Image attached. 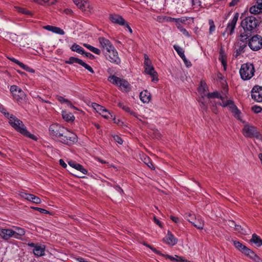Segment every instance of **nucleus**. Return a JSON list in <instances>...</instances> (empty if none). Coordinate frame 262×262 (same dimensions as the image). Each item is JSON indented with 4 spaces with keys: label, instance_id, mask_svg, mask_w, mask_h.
<instances>
[{
    "label": "nucleus",
    "instance_id": "nucleus-32",
    "mask_svg": "<svg viewBox=\"0 0 262 262\" xmlns=\"http://www.w3.org/2000/svg\"><path fill=\"white\" fill-rule=\"evenodd\" d=\"M92 106L96 111V112L99 113L100 114H101L103 113H107V111L103 106L97 103H92Z\"/></svg>",
    "mask_w": 262,
    "mask_h": 262
},
{
    "label": "nucleus",
    "instance_id": "nucleus-28",
    "mask_svg": "<svg viewBox=\"0 0 262 262\" xmlns=\"http://www.w3.org/2000/svg\"><path fill=\"white\" fill-rule=\"evenodd\" d=\"M251 33L249 31H244L243 32L241 33L238 36V39L244 43V42L247 41V40L249 41V38L251 36Z\"/></svg>",
    "mask_w": 262,
    "mask_h": 262
},
{
    "label": "nucleus",
    "instance_id": "nucleus-23",
    "mask_svg": "<svg viewBox=\"0 0 262 262\" xmlns=\"http://www.w3.org/2000/svg\"><path fill=\"white\" fill-rule=\"evenodd\" d=\"M145 72L149 75H150L152 78V81H158V78L157 77V73L155 71L154 68L152 65L148 66L145 67Z\"/></svg>",
    "mask_w": 262,
    "mask_h": 262
},
{
    "label": "nucleus",
    "instance_id": "nucleus-11",
    "mask_svg": "<svg viewBox=\"0 0 262 262\" xmlns=\"http://www.w3.org/2000/svg\"><path fill=\"white\" fill-rule=\"evenodd\" d=\"M206 84L203 83V82H201L199 88V92L201 94L202 97L199 99V102L200 103V106L204 111H206L208 108V101L205 100L204 97L207 96L206 92Z\"/></svg>",
    "mask_w": 262,
    "mask_h": 262
},
{
    "label": "nucleus",
    "instance_id": "nucleus-4",
    "mask_svg": "<svg viewBox=\"0 0 262 262\" xmlns=\"http://www.w3.org/2000/svg\"><path fill=\"white\" fill-rule=\"evenodd\" d=\"M57 140L64 144L72 145L77 141V137L76 134L65 128Z\"/></svg>",
    "mask_w": 262,
    "mask_h": 262
},
{
    "label": "nucleus",
    "instance_id": "nucleus-37",
    "mask_svg": "<svg viewBox=\"0 0 262 262\" xmlns=\"http://www.w3.org/2000/svg\"><path fill=\"white\" fill-rule=\"evenodd\" d=\"M58 0H33L34 2L43 5V4H48V5H53L55 4Z\"/></svg>",
    "mask_w": 262,
    "mask_h": 262
},
{
    "label": "nucleus",
    "instance_id": "nucleus-8",
    "mask_svg": "<svg viewBox=\"0 0 262 262\" xmlns=\"http://www.w3.org/2000/svg\"><path fill=\"white\" fill-rule=\"evenodd\" d=\"M248 46L253 51H258L262 48V37L258 35L253 36L249 40Z\"/></svg>",
    "mask_w": 262,
    "mask_h": 262
},
{
    "label": "nucleus",
    "instance_id": "nucleus-54",
    "mask_svg": "<svg viewBox=\"0 0 262 262\" xmlns=\"http://www.w3.org/2000/svg\"><path fill=\"white\" fill-rule=\"evenodd\" d=\"M68 164L71 167L74 168L75 169H76L77 165L78 164V163H76L74 161H69L68 162Z\"/></svg>",
    "mask_w": 262,
    "mask_h": 262
},
{
    "label": "nucleus",
    "instance_id": "nucleus-51",
    "mask_svg": "<svg viewBox=\"0 0 262 262\" xmlns=\"http://www.w3.org/2000/svg\"><path fill=\"white\" fill-rule=\"evenodd\" d=\"M114 140L118 144H122L123 143L122 139L117 135H115L113 136Z\"/></svg>",
    "mask_w": 262,
    "mask_h": 262
},
{
    "label": "nucleus",
    "instance_id": "nucleus-53",
    "mask_svg": "<svg viewBox=\"0 0 262 262\" xmlns=\"http://www.w3.org/2000/svg\"><path fill=\"white\" fill-rule=\"evenodd\" d=\"M144 245L145 246H146V247H149L155 253L158 254H161V253L159 251L157 250L155 248L152 247L148 244L145 243V244H144Z\"/></svg>",
    "mask_w": 262,
    "mask_h": 262
},
{
    "label": "nucleus",
    "instance_id": "nucleus-62",
    "mask_svg": "<svg viewBox=\"0 0 262 262\" xmlns=\"http://www.w3.org/2000/svg\"><path fill=\"white\" fill-rule=\"evenodd\" d=\"M173 19H174V18L171 17H164V20L167 22L173 21Z\"/></svg>",
    "mask_w": 262,
    "mask_h": 262
},
{
    "label": "nucleus",
    "instance_id": "nucleus-36",
    "mask_svg": "<svg viewBox=\"0 0 262 262\" xmlns=\"http://www.w3.org/2000/svg\"><path fill=\"white\" fill-rule=\"evenodd\" d=\"M10 91L13 96L16 95L17 91H19V93H20V96L23 95V91L21 90L20 88H18L15 85H13L11 86Z\"/></svg>",
    "mask_w": 262,
    "mask_h": 262
},
{
    "label": "nucleus",
    "instance_id": "nucleus-30",
    "mask_svg": "<svg viewBox=\"0 0 262 262\" xmlns=\"http://www.w3.org/2000/svg\"><path fill=\"white\" fill-rule=\"evenodd\" d=\"M250 242L254 243L257 247L262 245V239L255 234L252 235Z\"/></svg>",
    "mask_w": 262,
    "mask_h": 262
},
{
    "label": "nucleus",
    "instance_id": "nucleus-49",
    "mask_svg": "<svg viewBox=\"0 0 262 262\" xmlns=\"http://www.w3.org/2000/svg\"><path fill=\"white\" fill-rule=\"evenodd\" d=\"M81 66H82V67L85 68L86 70H88L91 73H94V71H93V69L92 68V67L91 66H90L89 65H88V64H86V63H85L83 61V62Z\"/></svg>",
    "mask_w": 262,
    "mask_h": 262
},
{
    "label": "nucleus",
    "instance_id": "nucleus-42",
    "mask_svg": "<svg viewBox=\"0 0 262 262\" xmlns=\"http://www.w3.org/2000/svg\"><path fill=\"white\" fill-rule=\"evenodd\" d=\"M76 169L81 172L83 174H86L88 173V170L79 164L77 165Z\"/></svg>",
    "mask_w": 262,
    "mask_h": 262
},
{
    "label": "nucleus",
    "instance_id": "nucleus-40",
    "mask_svg": "<svg viewBox=\"0 0 262 262\" xmlns=\"http://www.w3.org/2000/svg\"><path fill=\"white\" fill-rule=\"evenodd\" d=\"M208 24L209 25V33L210 35H211L212 34V33L215 31V26L212 19H209Z\"/></svg>",
    "mask_w": 262,
    "mask_h": 262
},
{
    "label": "nucleus",
    "instance_id": "nucleus-10",
    "mask_svg": "<svg viewBox=\"0 0 262 262\" xmlns=\"http://www.w3.org/2000/svg\"><path fill=\"white\" fill-rule=\"evenodd\" d=\"M207 97L208 99L210 98H220L222 100L221 105L224 107H226L227 106L231 105V107H233L236 111H237L236 107L233 105V102L232 100H229L227 101H224L223 100V97L220 95V94L218 92H213V93H207Z\"/></svg>",
    "mask_w": 262,
    "mask_h": 262
},
{
    "label": "nucleus",
    "instance_id": "nucleus-15",
    "mask_svg": "<svg viewBox=\"0 0 262 262\" xmlns=\"http://www.w3.org/2000/svg\"><path fill=\"white\" fill-rule=\"evenodd\" d=\"M238 14L236 13L234 14L231 21L228 24L225 32L223 33L224 36L225 35L226 32H228V33L229 35H231L233 34L236 26L237 21L238 20Z\"/></svg>",
    "mask_w": 262,
    "mask_h": 262
},
{
    "label": "nucleus",
    "instance_id": "nucleus-29",
    "mask_svg": "<svg viewBox=\"0 0 262 262\" xmlns=\"http://www.w3.org/2000/svg\"><path fill=\"white\" fill-rule=\"evenodd\" d=\"M251 14H257L262 12V7L259 5L258 3L257 5L252 6L249 10Z\"/></svg>",
    "mask_w": 262,
    "mask_h": 262
},
{
    "label": "nucleus",
    "instance_id": "nucleus-57",
    "mask_svg": "<svg viewBox=\"0 0 262 262\" xmlns=\"http://www.w3.org/2000/svg\"><path fill=\"white\" fill-rule=\"evenodd\" d=\"M34 209L39 211L41 213H49L48 211H47V210L43 209V208L36 207V208H34Z\"/></svg>",
    "mask_w": 262,
    "mask_h": 262
},
{
    "label": "nucleus",
    "instance_id": "nucleus-56",
    "mask_svg": "<svg viewBox=\"0 0 262 262\" xmlns=\"http://www.w3.org/2000/svg\"><path fill=\"white\" fill-rule=\"evenodd\" d=\"M241 0H232L231 2L229 3V5L230 7L234 6L236 5Z\"/></svg>",
    "mask_w": 262,
    "mask_h": 262
},
{
    "label": "nucleus",
    "instance_id": "nucleus-63",
    "mask_svg": "<svg viewBox=\"0 0 262 262\" xmlns=\"http://www.w3.org/2000/svg\"><path fill=\"white\" fill-rule=\"evenodd\" d=\"M59 164L64 168H66L67 166L66 163L64 162V161L62 159L59 160Z\"/></svg>",
    "mask_w": 262,
    "mask_h": 262
},
{
    "label": "nucleus",
    "instance_id": "nucleus-24",
    "mask_svg": "<svg viewBox=\"0 0 262 262\" xmlns=\"http://www.w3.org/2000/svg\"><path fill=\"white\" fill-rule=\"evenodd\" d=\"M43 28L48 31H51L57 34L64 35L65 34L64 31L59 27L47 25L44 26Z\"/></svg>",
    "mask_w": 262,
    "mask_h": 262
},
{
    "label": "nucleus",
    "instance_id": "nucleus-43",
    "mask_svg": "<svg viewBox=\"0 0 262 262\" xmlns=\"http://www.w3.org/2000/svg\"><path fill=\"white\" fill-rule=\"evenodd\" d=\"M161 255L165 256L166 258H168L170 259L171 261H180L181 259V257H178V256L176 255V256L178 258V259L176 258V257H174L172 256H170L169 255H164V254H161Z\"/></svg>",
    "mask_w": 262,
    "mask_h": 262
},
{
    "label": "nucleus",
    "instance_id": "nucleus-50",
    "mask_svg": "<svg viewBox=\"0 0 262 262\" xmlns=\"http://www.w3.org/2000/svg\"><path fill=\"white\" fill-rule=\"evenodd\" d=\"M20 93H19V91H17L16 95H15L13 97L17 100H19L20 99H23L25 97V94L24 92H23V95L22 96H20Z\"/></svg>",
    "mask_w": 262,
    "mask_h": 262
},
{
    "label": "nucleus",
    "instance_id": "nucleus-39",
    "mask_svg": "<svg viewBox=\"0 0 262 262\" xmlns=\"http://www.w3.org/2000/svg\"><path fill=\"white\" fill-rule=\"evenodd\" d=\"M118 106L122 108L125 111L130 112V114L131 115H132L133 116H134L136 118H138L137 115L135 113H134L133 112H132V111H130L129 108L128 107L124 105L123 103H122L121 102H119L118 103Z\"/></svg>",
    "mask_w": 262,
    "mask_h": 262
},
{
    "label": "nucleus",
    "instance_id": "nucleus-55",
    "mask_svg": "<svg viewBox=\"0 0 262 262\" xmlns=\"http://www.w3.org/2000/svg\"><path fill=\"white\" fill-rule=\"evenodd\" d=\"M170 219L173 222H174L176 224H179L180 223V220L179 218L177 217H175V216H170Z\"/></svg>",
    "mask_w": 262,
    "mask_h": 262
},
{
    "label": "nucleus",
    "instance_id": "nucleus-60",
    "mask_svg": "<svg viewBox=\"0 0 262 262\" xmlns=\"http://www.w3.org/2000/svg\"><path fill=\"white\" fill-rule=\"evenodd\" d=\"M181 32H182L183 34L185 36L190 37V36L188 32L185 28L184 29H182Z\"/></svg>",
    "mask_w": 262,
    "mask_h": 262
},
{
    "label": "nucleus",
    "instance_id": "nucleus-47",
    "mask_svg": "<svg viewBox=\"0 0 262 262\" xmlns=\"http://www.w3.org/2000/svg\"><path fill=\"white\" fill-rule=\"evenodd\" d=\"M196 216H195L193 214H192L190 212H186L185 214V217L188 221V219H190L191 221H193V219H195V217Z\"/></svg>",
    "mask_w": 262,
    "mask_h": 262
},
{
    "label": "nucleus",
    "instance_id": "nucleus-27",
    "mask_svg": "<svg viewBox=\"0 0 262 262\" xmlns=\"http://www.w3.org/2000/svg\"><path fill=\"white\" fill-rule=\"evenodd\" d=\"M62 116L64 120L67 122H72L75 119L74 115L67 111H62Z\"/></svg>",
    "mask_w": 262,
    "mask_h": 262
},
{
    "label": "nucleus",
    "instance_id": "nucleus-61",
    "mask_svg": "<svg viewBox=\"0 0 262 262\" xmlns=\"http://www.w3.org/2000/svg\"><path fill=\"white\" fill-rule=\"evenodd\" d=\"M9 59L13 61V62L16 63L17 64H18V66L20 64V63H21V62H20L19 60H18L17 59L14 58H10Z\"/></svg>",
    "mask_w": 262,
    "mask_h": 262
},
{
    "label": "nucleus",
    "instance_id": "nucleus-26",
    "mask_svg": "<svg viewBox=\"0 0 262 262\" xmlns=\"http://www.w3.org/2000/svg\"><path fill=\"white\" fill-rule=\"evenodd\" d=\"M140 98L143 103H148L150 99V94L147 90H145L140 93Z\"/></svg>",
    "mask_w": 262,
    "mask_h": 262
},
{
    "label": "nucleus",
    "instance_id": "nucleus-9",
    "mask_svg": "<svg viewBox=\"0 0 262 262\" xmlns=\"http://www.w3.org/2000/svg\"><path fill=\"white\" fill-rule=\"evenodd\" d=\"M28 246L33 248V253L37 257H40L45 254V245L39 243H29Z\"/></svg>",
    "mask_w": 262,
    "mask_h": 262
},
{
    "label": "nucleus",
    "instance_id": "nucleus-45",
    "mask_svg": "<svg viewBox=\"0 0 262 262\" xmlns=\"http://www.w3.org/2000/svg\"><path fill=\"white\" fill-rule=\"evenodd\" d=\"M144 160L145 163H146L149 168H150L151 169H155V167L154 166L152 163L150 161L149 158H145Z\"/></svg>",
    "mask_w": 262,
    "mask_h": 262
},
{
    "label": "nucleus",
    "instance_id": "nucleus-12",
    "mask_svg": "<svg viewBox=\"0 0 262 262\" xmlns=\"http://www.w3.org/2000/svg\"><path fill=\"white\" fill-rule=\"evenodd\" d=\"M65 129V128L58 124H53L49 127L50 135L54 138L57 140L60 135Z\"/></svg>",
    "mask_w": 262,
    "mask_h": 262
},
{
    "label": "nucleus",
    "instance_id": "nucleus-48",
    "mask_svg": "<svg viewBox=\"0 0 262 262\" xmlns=\"http://www.w3.org/2000/svg\"><path fill=\"white\" fill-rule=\"evenodd\" d=\"M16 9H17V10L20 13L25 14L27 15L31 14V12L30 11L26 10L24 8L18 7V8H16Z\"/></svg>",
    "mask_w": 262,
    "mask_h": 262
},
{
    "label": "nucleus",
    "instance_id": "nucleus-58",
    "mask_svg": "<svg viewBox=\"0 0 262 262\" xmlns=\"http://www.w3.org/2000/svg\"><path fill=\"white\" fill-rule=\"evenodd\" d=\"M189 18L187 17H182L181 18H179V23L181 24V23H185Z\"/></svg>",
    "mask_w": 262,
    "mask_h": 262
},
{
    "label": "nucleus",
    "instance_id": "nucleus-34",
    "mask_svg": "<svg viewBox=\"0 0 262 262\" xmlns=\"http://www.w3.org/2000/svg\"><path fill=\"white\" fill-rule=\"evenodd\" d=\"M82 62L83 61L82 60L74 57H71L69 58L68 60L66 61V63L69 64H72L74 63H76L80 65H81Z\"/></svg>",
    "mask_w": 262,
    "mask_h": 262
},
{
    "label": "nucleus",
    "instance_id": "nucleus-21",
    "mask_svg": "<svg viewBox=\"0 0 262 262\" xmlns=\"http://www.w3.org/2000/svg\"><path fill=\"white\" fill-rule=\"evenodd\" d=\"M188 221L199 229H202L203 228L204 225V221L199 216L195 217V219H193V221H191L190 219H188Z\"/></svg>",
    "mask_w": 262,
    "mask_h": 262
},
{
    "label": "nucleus",
    "instance_id": "nucleus-64",
    "mask_svg": "<svg viewBox=\"0 0 262 262\" xmlns=\"http://www.w3.org/2000/svg\"><path fill=\"white\" fill-rule=\"evenodd\" d=\"M145 67L146 66L151 65V61L149 59H147L144 60Z\"/></svg>",
    "mask_w": 262,
    "mask_h": 262
},
{
    "label": "nucleus",
    "instance_id": "nucleus-22",
    "mask_svg": "<svg viewBox=\"0 0 262 262\" xmlns=\"http://www.w3.org/2000/svg\"><path fill=\"white\" fill-rule=\"evenodd\" d=\"M167 244L173 246L177 243L178 240L170 231H168L167 235L163 238Z\"/></svg>",
    "mask_w": 262,
    "mask_h": 262
},
{
    "label": "nucleus",
    "instance_id": "nucleus-46",
    "mask_svg": "<svg viewBox=\"0 0 262 262\" xmlns=\"http://www.w3.org/2000/svg\"><path fill=\"white\" fill-rule=\"evenodd\" d=\"M252 110L255 113H259L262 111V108L258 105H253L252 107Z\"/></svg>",
    "mask_w": 262,
    "mask_h": 262
},
{
    "label": "nucleus",
    "instance_id": "nucleus-6",
    "mask_svg": "<svg viewBox=\"0 0 262 262\" xmlns=\"http://www.w3.org/2000/svg\"><path fill=\"white\" fill-rule=\"evenodd\" d=\"M244 136L247 138H258L259 133L257 128L252 125L246 124L242 130Z\"/></svg>",
    "mask_w": 262,
    "mask_h": 262
},
{
    "label": "nucleus",
    "instance_id": "nucleus-3",
    "mask_svg": "<svg viewBox=\"0 0 262 262\" xmlns=\"http://www.w3.org/2000/svg\"><path fill=\"white\" fill-rule=\"evenodd\" d=\"M239 72L243 80H248L254 76L255 69L252 63L247 62L241 66Z\"/></svg>",
    "mask_w": 262,
    "mask_h": 262
},
{
    "label": "nucleus",
    "instance_id": "nucleus-20",
    "mask_svg": "<svg viewBox=\"0 0 262 262\" xmlns=\"http://www.w3.org/2000/svg\"><path fill=\"white\" fill-rule=\"evenodd\" d=\"M98 40L101 47L104 49H105L106 51L109 50H111V49H113V47H114L110 41L104 37H99Z\"/></svg>",
    "mask_w": 262,
    "mask_h": 262
},
{
    "label": "nucleus",
    "instance_id": "nucleus-2",
    "mask_svg": "<svg viewBox=\"0 0 262 262\" xmlns=\"http://www.w3.org/2000/svg\"><path fill=\"white\" fill-rule=\"evenodd\" d=\"M259 25V20L253 16H248L241 22V26L244 30L249 31L250 33L256 32Z\"/></svg>",
    "mask_w": 262,
    "mask_h": 262
},
{
    "label": "nucleus",
    "instance_id": "nucleus-41",
    "mask_svg": "<svg viewBox=\"0 0 262 262\" xmlns=\"http://www.w3.org/2000/svg\"><path fill=\"white\" fill-rule=\"evenodd\" d=\"M19 66L21 68L23 69L26 70V71H28L30 73H34V70L33 69L30 68L29 66L24 64L23 63L21 62Z\"/></svg>",
    "mask_w": 262,
    "mask_h": 262
},
{
    "label": "nucleus",
    "instance_id": "nucleus-59",
    "mask_svg": "<svg viewBox=\"0 0 262 262\" xmlns=\"http://www.w3.org/2000/svg\"><path fill=\"white\" fill-rule=\"evenodd\" d=\"M66 104L70 108H74L75 110H77V108L74 106L71 101H70L69 100H67V102L66 103Z\"/></svg>",
    "mask_w": 262,
    "mask_h": 262
},
{
    "label": "nucleus",
    "instance_id": "nucleus-31",
    "mask_svg": "<svg viewBox=\"0 0 262 262\" xmlns=\"http://www.w3.org/2000/svg\"><path fill=\"white\" fill-rule=\"evenodd\" d=\"M173 48L177 52L178 54L180 56V57L182 59V60H185L186 56L184 54V50L183 49L177 45H174Z\"/></svg>",
    "mask_w": 262,
    "mask_h": 262
},
{
    "label": "nucleus",
    "instance_id": "nucleus-44",
    "mask_svg": "<svg viewBox=\"0 0 262 262\" xmlns=\"http://www.w3.org/2000/svg\"><path fill=\"white\" fill-rule=\"evenodd\" d=\"M220 60H221L222 64L224 66V70H226L227 63H226V60L225 59V55L223 54H222L221 53H220Z\"/></svg>",
    "mask_w": 262,
    "mask_h": 262
},
{
    "label": "nucleus",
    "instance_id": "nucleus-52",
    "mask_svg": "<svg viewBox=\"0 0 262 262\" xmlns=\"http://www.w3.org/2000/svg\"><path fill=\"white\" fill-rule=\"evenodd\" d=\"M56 99L61 103H66L68 99L64 98L63 97L57 95Z\"/></svg>",
    "mask_w": 262,
    "mask_h": 262
},
{
    "label": "nucleus",
    "instance_id": "nucleus-33",
    "mask_svg": "<svg viewBox=\"0 0 262 262\" xmlns=\"http://www.w3.org/2000/svg\"><path fill=\"white\" fill-rule=\"evenodd\" d=\"M71 49L73 51L76 52L78 53H79V54H81L82 55L85 53V51H84V49L81 47H80L79 45L76 44V43H74V45H73L71 46Z\"/></svg>",
    "mask_w": 262,
    "mask_h": 262
},
{
    "label": "nucleus",
    "instance_id": "nucleus-5",
    "mask_svg": "<svg viewBox=\"0 0 262 262\" xmlns=\"http://www.w3.org/2000/svg\"><path fill=\"white\" fill-rule=\"evenodd\" d=\"M108 80L112 83L119 87V89L123 91L128 92L130 89V84L127 80L123 78L112 75L108 78Z\"/></svg>",
    "mask_w": 262,
    "mask_h": 262
},
{
    "label": "nucleus",
    "instance_id": "nucleus-1",
    "mask_svg": "<svg viewBox=\"0 0 262 262\" xmlns=\"http://www.w3.org/2000/svg\"><path fill=\"white\" fill-rule=\"evenodd\" d=\"M9 119L10 124L18 132L26 137H29L34 140H36L37 138L33 134L30 133L27 129L23 122L13 115L9 113L6 114Z\"/></svg>",
    "mask_w": 262,
    "mask_h": 262
},
{
    "label": "nucleus",
    "instance_id": "nucleus-16",
    "mask_svg": "<svg viewBox=\"0 0 262 262\" xmlns=\"http://www.w3.org/2000/svg\"><path fill=\"white\" fill-rule=\"evenodd\" d=\"M73 2L82 11H88L91 12L92 7L89 3L85 0H73Z\"/></svg>",
    "mask_w": 262,
    "mask_h": 262
},
{
    "label": "nucleus",
    "instance_id": "nucleus-18",
    "mask_svg": "<svg viewBox=\"0 0 262 262\" xmlns=\"http://www.w3.org/2000/svg\"><path fill=\"white\" fill-rule=\"evenodd\" d=\"M14 231L11 229L0 228V236L4 240L13 237Z\"/></svg>",
    "mask_w": 262,
    "mask_h": 262
},
{
    "label": "nucleus",
    "instance_id": "nucleus-38",
    "mask_svg": "<svg viewBox=\"0 0 262 262\" xmlns=\"http://www.w3.org/2000/svg\"><path fill=\"white\" fill-rule=\"evenodd\" d=\"M247 47L245 43H241L239 46L236 49L235 56L237 57L242 53L245 52V49Z\"/></svg>",
    "mask_w": 262,
    "mask_h": 262
},
{
    "label": "nucleus",
    "instance_id": "nucleus-35",
    "mask_svg": "<svg viewBox=\"0 0 262 262\" xmlns=\"http://www.w3.org/2000/svg\"><path fill=\"white\" fill-rule=\"evenodd\" d=\"M83 46L90 51L97 55H99L101 53V51L99 49L94 47L90 45L84 43L83 44Z\"/></svg>",
    "mask_w": 262,
    "mask_h": 262
},
{
    "label": "nucleus",
    "instance_id": "nucleus-25",
    "mask_svg": "<svg viewBox=\"0 0 262 262\" xmlns=\"http://www.w3.org/2000/svg\"><path fill=\"white\" fill-rule=\"evenodd\" d=\"M13 237L16 239H20L21 237L25 234V230L24 229L18 227H14Z\"/></svg>",
    "mask_w": 262,
    "mask_h": 262
},
{
    "label": "nucleus",
    "instance_id": "nucleus-19",
    "mask_svg": "<svg viewBox=\"0 0 262 262\" xmlns=\"http://www.w3.org/2000/svg\"><path fill=\"white\" fill-rule=\"evenodd\" d=\"M20 195L25 199L35 204H40L41 202L39 198L32 194L22 192H21Z\"/></svg>",
    "mask_w": 262,
    "mask_h": 262
},
{
    "label": "nucleus",
    "instance_id": "nucleus-13",
    "mask_svg": "<svg viewBox=\"0 0 262 262\" xmlns=\"http://www.w3.org/2000/svg\"><path fill=\"white\" fill-rule=\"evenodd\" d=\"M106 52L107 53H105L106 57L110 62L116 64H119L120 62L118 52L114 47H113V49H111V50H109Z\"/></svg>",
    "mask_w": 262,
    "mask_h": 262
},
{
    "label": "nucleus",
    "instance_id": "nucleus-17",
    "mask_svg": "<svg viewBox=\"0 0 262 262\" xmlns=\"http://www.w3.org/2000/svg\"><path fill=\"white\" fill-rule=\"evenodd\" d=\"M110 20L114 24L119 25L120 26H123L126 24L125 20L123 17L117 14H111L109 16Z\"/></svg>",
    "mask_w": 262,
    "mask_h": 262
},
{
    "label": "nucleus",
    "instance_id": "nucleus-14",
    "mask_svg": "<svg viewBox=\"0 0 262 262\" xmlns=\"http://www.w3.org/2000/svg\"><path fill=\"white\" fill-rule=\"evenodd\" d=\"M251 97L258 102H262V86H254L251 91Z\"/></svg>",
    "mask_w": 262,
    "mask_h": 262
},
{
    "label": "nucleus",
    "instance_id": "nucleus-7",
    "mask_svg": "<svg viewBox=\"0 0 262 262\" xmlns=\"http://www.w3.org/2000/svg\"><path fill=\"white\" fill-rule=\"evenodd\" d=\"M233 243L235 247L237 250L246 255L249 256L251 259H256V257H257L256 255L253 251L247 248L246 246L243 245L241 242L237 241H233Z\"/></svg>",
    "mask_w": 262,
    "mask_h": 262
}]
</instances>
